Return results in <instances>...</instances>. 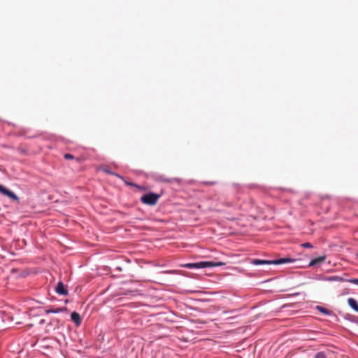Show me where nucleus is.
Listing matches in <instances>:
<instances>
[{
    "label": "nucleus",
    "instance_id": "obj_1",
    "mask_svg": "<svg viewBox=\"0 0 358 358\" xmlns=\"http://www.w3.org/2000/svg\"><path fill=\"white\" fill-rule=\"evenodd\" d=\"M224 262H200L196 263H189L185 264L183 266L187 268H203L207 267H214L224 266Z\"/></svg>",
    "mask_w": 358,
    "mask_h": 358
},
{
    "label": "nucleus",
    "instance_id": "obj_2",
    "mask_svg": "<svg viewBox=\"0 0 358 358\" xmlns=\"http://www.w3.org/2000/svg\"><path fill=\"white\" fill-rule=\"evenodd\" d=\"M295 261L294 259L292 258H280L275 260H262L255 259L252 261V264L254 265H263V264H282L287 263H292Z\"/></svg>",
    "mask_w": 358,
    "mask_h": 358
},
{
    "label": "nucleus",
    "instance_id": "obj_3",
    "mask_svg": "<svg viewBox=\"0 0 358 358\" xmlns=\"http://www.w3.org/2000/svg\"><path fill=\"white\" fill-rule=\"evenodd\" d=\"M161 195L155 193H148L143 195L141 197V201L146 205L154 206L155 205Z\"/></svg>",
    "mask_w": 358,
    "mask_h": 358
},
{
    "label": "nucleus",
    "instance_id": "obj_4",
    "mask_svg": "<svg viewBox=\"0 0 358 358\" xmlns=\"http://www.w3.org/2000/svg\"><path fill=\"white\" fill-rule=\"evenodd\" d=\"M0 192L2 194L6 195L8 197H9V198H10V199H13L15 201H18L19 200L18 196L15 193H13V192L10 191L8 189H6V187H4L1 185H0Z\"/></svg>",
    "mask_w": 358,
    "mask_h": 358
},
{
    "label": "nucleus",
    "instance_id": "obj_5",
    "mask_svg": "<svg viewBox=\"0 0 358 358\" xmlns=\"http://www.w3.org/2000/svg\"><path fill=\"white\" fill-rule=\"evenodd\" d=\"M56 292L57 294L63 296H66L68 294V291L65 288V286L63 282H59L56 287Z\"/></svg>",
    "mask_w": 358,
    "mask_h": 358
},
{
    "label": "nucleus",
    "instance_id": "obj_6",
    "mask_svg": "<svg viewBox=\"0 0 358 358\" xmlns=\"http://www.w3.org/2000/svg\"><path fill=\"white\" fill-rule=\"evenodd\" d=\"M325 259H326V256L325 255L320 256L319 257L313 259H312L310 262L308 266H316V265H320V264H321L322 263H323L324 262Z\"/></svg>",
    "mask_w": 358,
    "mask_h": 358
},
{
    "label": "nucleus",
    "instance_id": "obj_7",
    "mask_svg": "<svg viewBox=\"0 0 358 358\" xmlns=\"http://www.w3.org/2000/svg\"><path fill=\"white\" fill-rule=\"evenodd\" d=\"M66 310H67V308H65V307L54 308H50V309L45 310V313L46 314H49V313H59L64 312V311H66Z\"/></svg>",
    "mask_w": 358,
    "mask_h": 358
},
{
    "label": "nucleus",
    "instance_id": "obj_8",
    "mask_svg": "<svg viewBox=\"0 0 358 358\" xmlns=\"http://www.w3.org/2000/svg\"><path fill=\"white\" fill-rule=\"evenodd\" d=\"M348 305L356 312H358V303L357 301L353 299V298H349L348 299Z\"/></svg>",
    "mask_w": 358,
    "mask_h": 358
},
{
    "label": "nucleus",
    "instance_id": "obj_9",
    "mask_svg": "<svg viewBox=\"0 0 358 358\" xmlns=\"http://www.w3.org/2000/svg\"><path fill=\"white\" fill-rule=\"evenodd\" d=\"M71 320L76 323L77 326L80 324V315L76 312H73L71 315Z\"/></svg>",
    "mask_w": 358,
    "mask_h": 358
},
{
    "label": "nucleus",
    "instance_id": "obj_10",
    "mask_svg": "<svg viewBox=\"0 0 358 358\" xmlns=\"http://www.w3.org/2000/svg\"><path fill=\"white\" fill-rule=\"evenodd\" d=\"M100 170H101V171H103V172H105V173H108V174L113 175V176H117V177H118V178H121V179H123V177H122V176H120V175H119V174H117V173H114V172L111 171L108 168H107V167H106V166H101V167H100Z\"/></svg>",
    "mask_w": 358,
    "mask_h": 358
},
{
    "label": "nucleus",
    "instance_id": "obj_11",
    "mask_svg": "<svg viewBox=\"0 0 358 358\" xmlns=\"http://www.w3.org/2000/svg\"><path fill=\"white\" fill-rule=\"evenodd\" d=\"M317 309L320 312V313H322L325 315H330L331 312L327 310V308H324V307H322V306H317Z\"/></svg>",
    "mask_w": 358,
    "mask_h": 358
},
{
    "label": "nucleus",
    "instance_id": "obj_12",
    "mask_svg": "<svg viewBox=\"0 0 358 358\" xmlns=\"http://www.w3.org/2000/svg\"><path fill=\"white\" fill-rule=\"evenodd\" d=\"M156 179L157 180H159V181H161V182H171V180L166 178L164 176H158Z\"/></svg>",
    "mask_w": 358,
    "mask_h": 358
},
{
    "label": "nucleus",
    "instance_id": "obj_13",
    "mask_svg": "<svg viewBox=\"0 0 358 358\" xmlns=\"http://www.w3.org/2000/svg\"><path fill=\"white\" fill-rule=\"evenodd\" d=\"M315 358H327V355L324 352H319L315 355Z\"/></svg>",
    "mask_w": 358,
    "mask_h": 358
},
{
    "label": "nucleus",
    "instance_id": "obj_14",
    "mask_svg": "<svg viewBox=\"0 0 358 358\" xmlns=\"http://www.w3.org/2000/svg\"><path fill=\"white\" fill-rule=\"evenodd\" d=\"M327 280L330 281H342L343 278L338 276H332L329 277Z\"/></svg>",
    "mask_w": 358,
    "mask_h": 358
},
{
    "label": "nucleus",
    "instance_id": "obj_15",
    "mask_svg": "<svg viewBox=\"0 0 358 358\" xmlns=\"http://www.w3.org/2000/svg\"><path fill=\"white\" fill-rule=\"evenodd\" d=\"M126 183H127V185H130V186H134V187H136L138 188L139 189H144V188H143V187H141V186H139V185H136V184H134V183H133V182H126Z\"/></svg>",
    "mask_w": 358,
    "mask_h": 358
},
{
    "label": "nucleus",
    "instance_id": "obj_16",
    "mask_svg": "<svg viewBox=\"0 0 358 358\" xmlns=\"http://www.w3.org/2000/svg\"><path fill=\"white\" fill-rule=\"evenodd\" d=\"M301 245V247L305 248H311L313 247L310 243H302Z\"/></svg>",
    "mask_w": 358,
    "mask_h": 358
},
{
    "label": "nucleus",
    "instance_id": "obj_17",
    "mask_svg": "<svg viewBox=\"0 0 358 358\" xmlns=\"http://www.w3.org/2000/svg\"><path fill=\"white\" fill-rule=\"evenodd\" d=\"M349 282L358 285V278H352L348 280Z\"/></svg>",
    "mask_w": 358,
    "mask_h": 358
},
{
    "label": "nucleus",
    "instance_id": "obj_18",
    "mask_svg": "<svg viewBox=\"0 0 358 358\" xmlns=\"http://www.w3.org/2000/svg\"><path fill=\"white\" fill-rule=\"evenodd\" d=\"M64 158L66 159H73L74 158V157L72 155L67 153V154L64 155Z\"/></svg>",
    "mask_w": 358,
    "mask_h": 358
},
{
    "label": "nucleus",
    "instance_id": "obj_19",
    "mask_svg": "<svg viewBox=\"0 0 358 358\" xmlns=\"http://www.w3.org/2000/svg\"><path fill=\"white\" fill-rule=\"evenodd\" d=\"M205 183L207 185H214L215 184V182H206Z\"/></svg>",
    "mask_w": 358,
    "mask_h": 358
},
{
    "label": "nucleus",
    "instance_id": "obj_20",
    "mask_svg": "<svg viewBox=\"0 0 358 358\" xmlns=\"http://www.w3.org/2000/svg\"><path fill=\"white\" fill-rule=\"evenodd\" d=\"M44 323H45V320H41L40 321V324H44Z\"/></svg>",
    "mask_w": 358,
    "mask_h": 358
},
{
    "label": "nucleus",
    "instance_id": "obj_21",
    "mask_svg": "<svg viewBox=\"0 0 358 358\" xmlns=\"http://www.w3.org/2000/svg\"><path fill=\"white\" fill-rule=\"evenodd\" d=\"M357 255H358V254H357Z\"/></svg>",
    "mask_w": 358,
    "mask_h": 358
}]
</instances>
